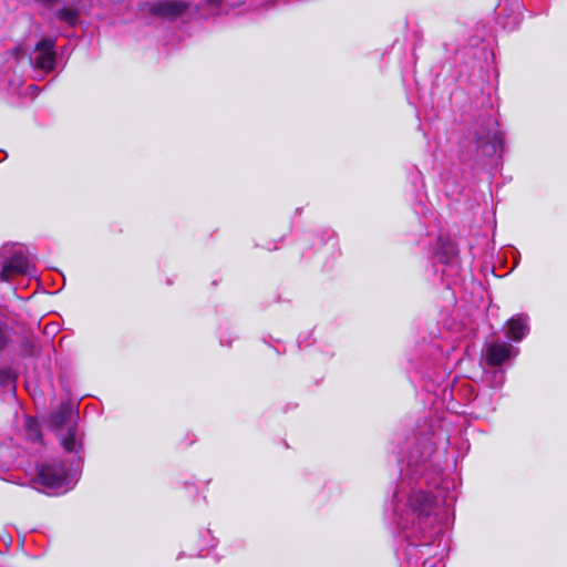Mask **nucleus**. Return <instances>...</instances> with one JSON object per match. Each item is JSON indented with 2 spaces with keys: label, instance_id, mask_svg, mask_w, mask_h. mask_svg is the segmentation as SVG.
<instances>
[{
  "label": "nucleus",
  "instance_id": "nucleus-1",
  "mask_svg": "<svg viewBox=\"0 0 567 567\" xmlns=\"http://www.w3.org/2000/svg\"><path fill=\"white\" fill-rule=\"evenodd\" d=\"M33 268L25 257L22 247H2L0 250V279L8 281L18 275L31 276Z\"/></svg>",
  "mask_w": 567,
  "mask_h": 567
},
{
  "label": "nucleus",
  "instance_id": "nucleus-2",
  "mask_svg": "<svg viewBox=\"0 0 567 567\" xmlns=\"http://www.w3.org/2000/svg\"><path fill=\"white\" fill-rule=\"evenodd\" d=\"M37 478L45 488L54 491H68L72 483L61 463L41 465Z\"/></svg>",
  "mask_w": 567,
  "mask_h": 567
},
{
  "label": "nucleus",
  "instance_id": "nucleus-3",
  "mask_svg": "<svg viewBox=\"0 0 567 567\" xmlns=\"http://www.w3.org/2000/svg\"><path fill=\"white\" fill-rule=\"evenodd\" d=\"M55 42L53 39H42L35 47L33 64L37 69L49 72L53 70L55 62Z\"/></svg>",
  "mask_w": 567,
  "mask_h": 567
},
{
  "label": "nucleus",
  "instance_id": "nucleus-4",
  "mask_svg": "<svg viewBox=\"0 0 567 567\" xmlns=\"http://www.w3.org/2000/svg\"><path fill=\"white\" fill-rule=\"evenodd\" d=\"M495 122L489 120L486 127L476 132L477 146L487 154L495 153L502 144V135L495 127Z\"/></svg>",
  "mask_w": 567,
  "mask_h": 567
},
{
  "label": "nucleus",
  "instance_id": "nucleus-5",
  "mask_svg": "<svg viewBox=\"0 0 567 567\" xmlns=\"http://www.w3.org/2000/svg\"><path fill=\"white\" fill-rule=\"evenodd\" d=\"M186 8L187 6L183 1H159L155 3H146L143 10H147L156 17L173 19L182 14Z\"/></svg>",
  "mask_w": 567,
  "mask_h": 567
},
{
  "label": "nucleus",
  "instance_id": "nucleus-6",
  "mask_svg": "<svg viewBox=\"0 0 567 567\" xmlns=\"http://www.w3.org/2000/svg\"><path fill=\"white\" fill-rule=\"evenodd\" d=\"M512 346L505 342H494L486 348V360L491 365H501L512 355Z\"/></svg>",
  "mask_w": 567,
  "mask_h": 567
},
{
  "label": "nucleus",
  "instance_id": "nucleus-7",
  "mask_svg": "<svg viewBox=\"0 0 567 567\" xmlns=\"http://www.w3.org/2000/svg\"><path fill=\"white\" fill-rule=\"evenodd\" d=\"M409 506L413 515L420 520L423 516H427L431 507V497L422 491L413 493L409 499Z\"/></svg>",
  "mask_w": 567,
  "mask_h": 567
},
{
  "label": "nucleus",
  "instance_id": "nucleus-8",
  "mask_svg": "<svg viewBox=\"0 0 567 567\" xmlns=\"http://www.w3.org/2000/svg\"><path fill=\"white\" fill-rule=\"evenodd\" d=\"M528 332L527 317L518 315L507 322V337L514 341H520Z\"/></svg>",
  "mask_w": 567,
  "mask_h": 567
},
{
  "label": "nucleus",
  "instance_id": "nucleus-9",
  "mask_svg": "<svg viewBox=\"0 0 567 567\" xmlns=\"http://www.w3.org/2000/svg\"><path fill=\"white\" fill-rule=\"evenodd\" d=\"M58 17H59L60 20L65 21L70 25H74L76 23V20H78L76 12L74 10L68 9V8L61 9L58 12Z\"/></svg>",
  "mask_w": 567,
  "mask_h": 567
},
{
  "label": "nucleus",
  "instance_id": "nucleus-10",
  "mask_svg": "<svg viewBox=\"0 0 567 567\" xmlns=\"http://www.w3.org/2000/svg\"><path fill=\"white\" fill-rule=\"evenodd\" d=\"M25 426H27V430H28V435L32 440H38L40 437V431L38 429V424H37L35 421H33L31 419H28L25 421Z\"/></svg>",
  "mask_w": 567,
  "mask_h": 567
},
{
  "label": "nucleus",
  "instance_id": "nucleus-11",
  "mask_svg": "<svg viewBox=\"0 0 567 567\" xmlns=\"http://www.w3.org/2000/svg\"><path fill=\"white\" fill-rule=\"evenodd\" d=\"M62 445L68 452L75 451L76 442L74 434L69 433V435L62 440Z\"/></svg>",
  "mask_w": 567,
  "mask_h": 567
},
{
  "label": "nucleus",
  "instance_id": "nucleus-12",
  "mask_svg": "<svg viewBox=\"0 0 567 567\" xmlns=\"http://www.w3.org/2000/svg\"><path fill=\"white\" fill-rule=\"evenodd\" d=\"M66 417V413L64 411H59L51 416V422L54 426H60L64 423Z\"/></svg>",
  "mask_w": 567,
  "mask_h": 567
},
{
  "label": "nucleus",
  "instance_id": "nucleus-13",
  "mask_svg": "<svg viewBox=\"0 0 567 567\" xmlns=\"http://www.w3.org/2000/svg\"><path fill=\"white\" fill-rule=\"evenodd\" d=\"M4 343H6V338H4L3 331L0 329V349L4 346Z\"/></svg>",
  "mask_w": 567,
  "mask_h": 567
},
{
  "label": "nucleus",
  "instance_id": "nucleus-14",
  "mask_svg": "<svg viewBox=\"0 0 567 567\" xmlns=\"http://www.w3.org/2000/svg\"><path fill=\"white\" fill-rule=\"evenodd\" d=\"M402 529H406L408 525L402 520L399 523Z\"/></svg>",
  "mask_w": 567,
  "mask_h": 567
}]
</instances>
